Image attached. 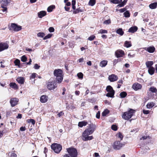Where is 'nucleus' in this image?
<instances>
[{
	"label": "nucleus",
	"mask_w": 157,
	"mask_h": 157,
	"mask_svg": "<svg viewBox=\"0 0 157 157\" xmlns=\"http://www.w3.org/2000/svg\"><path fill=\"white\" fill-rule=\"evenodd\" d=\"M88 128L86 129L82 134V139L84 141L91 140L93 139L92 136H89V135L92 134L96 130V125L92 123L89 124Z\"/></svg>",
	"instance_id": "f257e3e1"
},
{
	"label": "nucleus",
	"mask_w": 157,
	"mask_h": 157,
	"mask_svg": "<svg viewBox=\"0 0 157 157\" xmlns=\"http://www.w3.org/2000/svg\"><path fill=\"white\" fill-rule=\"evenodd\" d=\"M53 74L54 76L56 77V79L58 82L60 83L63 78L62 71L60 69H55Z\"/></svg>",
	"instance_id": "f03ea898"
},
{
	"label": "nucleus",
	"mask_w": 157,
	"mask_h": 157,
	"mask_svg": "<svg viewBox=\"0 0 157 157\" xmlns=\"http://www.w3.org/2000/svg\"><path fill=\"white\" fill-rule=\"evenodd\" d=\"M134 113L135 111L132 109H130L127 112L123 113L122 115V117L125 120H128L131 118Z\"/></svg>",
	"instance_id": "7ed1b4c3"
},
{
	"label": "nucleus",
	"mask_w": 157,
	"mask_h": 157,
	"mask_svg": "<svg viewBox=\"0 0 157 157\" xmlns=\"http://www.w3.org/2000/svg\"><path fill=\"white\" fill-rule=\"evenodd\" d=\"M51 147L54 151L57 153H59L62 149L61 145L56 143L52 144L51 146Z\"/></svg>",
	"instance_id": "20e7f679"
},
{
	"label": "nucleus",
	"mask_w": 157,
	"mask_h": 157,
	"mask_svg": "<svg viewBox=\"0 0 157 157\" xmlns=\"http://www.w3.org/2000/svg\"><path fill=\"white\" fill-rule=\"evenodd\" d=\"M106 91L108 92L106 94V96L110 98H113L115 91L113 88L110 86H108L106 88Z\"/></svg>",
	"instance_id": "39448f33"
},
{
	"label": "nucleus",
	"mask_w": 157,
	"mask_h": 157,
	"mask_svg": "<svg viewBox=\"0 0 157 157\" xmlns=\"http://www.w3.org/2000/svg\"><path fill=\"white\" fill-rule=\"evenodd\" d=\"M67 151L71 157H77L78 152L76 149L74 148H70L67 149Z\"/></svg>",
	"instance_id": "423d86ee"
},
{
	"label": "nucleus",
	"mask_w": 157,
	"mask_h": 157,
	"mask_svg": "<svg viewBox=\"0 0 157 157\" xmlns=\"http://www.w3.org/2000/svg\"><path fill=\"white\" fill-rule=\"evenodd\" d=\"M9 29L10 30L17 32L21 29L22 27L21 26L18 25L15 23H12L11 26L9 27Z\"/></svg>",
	"instance_id": "0eeeda50"
},
{
	"label": "nucleus",
	"mask_w": 157,
	"mask_h": 157,
	"mask_svg": "<svg viewBox=\"0 0 157 157\" xmlns=\"http://www.w3.org/2000/svg\"><path fill=\"white\" fill-rule=\"evenodd\" d=\"M0 2L1 7L3 8L2 11L4 12L7 10L6 6L10 2V0H1Z\"/></svg>",
	"instance_id": "6e6552de"
},
{
	"label": "nucleus",
	"mask_w": 157,
	"mask_h": 157,
	"mask_svg": "<svg viewBox=\"0 0 157 157\" xmlns=\"http://www.w3.org/2000/svg\"><path fill=\"white\" fill-rule=\"evenodd\" d=\"M57 87V84L55 82H49L47 84V87L49 90H54Z\"/></svg>",
	"instance_id": "1a4fd4ad"
},
{
	"label": "nucleus",
	"mask_w": 157,
	"mask_h": 157,
	"mask_svg": "<svg viewBox=\"0 0 157 157\" xmlns=\"http://www.w3.org/2000/svg\"><path fill=\"white\" fill-rule=\"evenodd\" d=\"M124 144L120 143L119 141H116L114 142L113 146L114 149L115 150H119L124 146Z\"/></svg>",
	"instance_id": "9d476101"
},
{
	"label": "nucleus",
	"mask_w": 157,
	"mask_h": 157,
	"mask_svg": "<svg viewBox=\"0 0 157 157\" xmlns=\"http://www.w3.org/2000/svg\"><path fill=\"white\" fill-rule=\"evenodd\" d=\"M18 101V99L17 98H11L10 101L11 106L12 107L15 106L17 104Z\"/></svg>",
	"instance_id": "9b49d317"
},
{
	"label": "nucleus",
	"mask_w": 157,
	"mask_h": 157,
	"mask_svg": "<svg viewBox=\"0 0 157 157\" xmlns=\"http://www.w3.org/2000/svg\"><path fill=\"white\" fill-rule=\"evenodd\" d=\"M9 45L6 43H0V52L8 48Z\"/></svg>",
	"instance_id": "f8f14e48"
},
{
	"label": "nucleus",
	"mask_w": 157,
	"mask_h": 157,
	"mask_svg": "<svg viewBox=\"0 0 157 157\" xmlns=\"http://www.w3.org/2000/svg\"><path fill=\"white\" fill-rule=\"evenodd\" d=\"M144 49L150 53H153L155 51V49L154 46H149L144 48Z\"/></svg>",
	"instance_id": "ddd939ff"
},
{
	"label": "nucleus",
	"mask_w": 157,
	"mask_h": 157,
	"mask_svg": "<svg viewBox=\"0 0 157 157\" xmlns=\"http://www.w3.org/2000/svg\"><path fill=\"white\" fill-rule=\"evenodd\" d=\"M115 54L117 58H119L123 56L124 52L122 50H118L115 52Z\"/></svg>",
	"instance_id": "4468645a"
},
{
	"label": "nucleus",
	"mask_w": 157,
	"mask_h": 157,
	"mask_svg": "<svg viewBox=\"0 0 157 157\" xmlns=\"http://www.w3.org/2000/svg\"><path fill=\"white\" fill-rule=\"evenodd\" d=\"M108 78L110 82H113L117 80L118 77L116 75L112 74L109 76Z\"/></svg>",
	"instance_id": "2eb2a0df"
},
{
	"label": "nucleus",
	"mask_w": 157,
	"mask_h": 157,
	"mask_svg": "<svg viewBox=\"0 0 157 157\" xmlns=\"http://www.w3.org/2000/svg\"><path fill=\"white\" fill-rule=\"evenodd\" d=\"M132 88L136 90H137L139 89H141L142 88V86L139 83H135L133 84Z\"/></svg>",
	"instance_id": "dca6fc26"
},
{
	"label": "nucleus",
	"mask_w": 157,
	"mask_h": 157,
	"mask_svg": "<svg viewBox=\"0 0 157 157\" xmlns=\"http://www.w3.org/2000/svg\"><path fill=\"white\" fill-rule=\"evenodd\" d=\"M48 100V97L45 95L42 96L40 98V101L42 103L46 102Z\"/></svg>",
	"instance_id": "f3484780"
},
{
	"label": "nucleus",
	"mask_w": 157,
	"mask_h": 157,
	"mask_svg": "<svg viewBox=\"0 0 157 157\" xmlns=\"http://www.w3.org/2000/svg\"><path fill=\"white\" fill-rule=\"evenodd\" d=\"M138 29V28L136 26L131 27L128 30V32L132 33H133L136 32Z\"/></svg>",
	"instance_id": "a211bd4d"
},
{
	"label": "nucleus",
	"mask_w": 157,
	"mask_h": 157,
	"mask_svg": "<svg viewBox=\"0 0 157 157\" xmlns=\"http://www.w3.org/2000/svg\"><path fill=\"white\" fill-rule=\"evenodd\" d=\"M18 83L21 84H23L25 81V79L23 77H19L16 79Z\"/></svg>",
	"instance_id": "6ab92c4d"
},
{
	"label": "nucleus",
	"mask_w": 157,
	"mask_h": 157,
	"mask_svg": "<svg viewBox=\"0 0 157 157\" xmlns=\"http://www.w3.org/2000/svg\"><path fill=\"white\" fill-rule=\"evenodd\" d=\"M46 14V13L45 11H42L38 13V17L40 18H41L45 16Z\"/></svg>",
	"instance_id": "aec40b11"
},
{
	"label": "nucleus",
	"mask_w": 157,
	"mask_h": 157,
	"mask_svg": "<svg viewBox=\"0 0 157 157\" xmlns=\"http://www.w3.org/2000/svg\"><path fill=\"white\" fill-rule=\"evenodd\" d=\"M157 6V2H155L151 3L149 5V8L152 9H155L156 8Z\"/></svg>",
	"instance_id": "412c9836"
},
{
	"label": "nucleus",
	"mask_w": 157,
	"mask_h": 157,
	"mask_svg": "<svg viewBox=\"0 0 157 157\" xmlns=\"http://www.w3.org/2000/svg\"><path fill=\"white\" fill-rule=\"evenodd\" d=\"M87 124V122L85 121L79 122L78 123V126L80 127H82L83 126H86Z\"/></svg>",
	"instance_id": "4be33fe9"
},
{
	"label": "nucleus",
	"mask_w": 157,
	"mask_h": 157,
	"mask_svg": "<svg viewBox=\"0 0 157 157\" xmlns=\"http://www.w3.org/2000/svg\"><path fill=\"white\" fill-rule=\"evenodd\" d=\"M155 69L153 67H149L148 70V72L150 75H152L154 73Z\"/></svg>",
	"instance_id": "5701e85b"
},
{
	"label": "nucleus",
	"mask_w": 157,
	"mask_h": 157,
	"mask_svg": "<svg viewBox=\"0 0 157 157\" xmlns=\"http://www.w3.org/2000/svg\"><path fill=\"white\" fill-rule=\"evenodd\" d=\"M107 61L104 60L101 61L100 63V66L101 67H104L106 66L107 64Z\"/></svg>",
	"instance_id": "b1692460"
},
{
	"label": "nucleus",
	"mask_w": 157,
	"mask_h": 157,
	"mask_svg": "<svg viewBox=\"0 0 157 157\" xmlns=\"http://www.w3.org/2000/svg\"><path fill=\"white\" fill-rule=\"evenodd\" d=\"M116 33L121 36L123 35L124 33V32L121 28H119L116 31Z\"/></svg>",
	"instance_id": "393cba45"
},
{
	"label": "nucleus",
	"mask_w": 157,
	"mask_h": 157,
	"mask_svg": "<svg viewBox=\"0 0 157 157\" xmlns=\"http://www.w3.org/2000/svg\"><path fill=\"white\" fill-rule=\"evenodd\" d=\"M10 87L15 89H17L18 88L17 85L15 83L11 82L10 83Z\"/></svg>",
	"instance_id": "a878e982"
},
{
	"label": "nucleus",
	"mask_w": 157,
	"mask_h": 157,
	"mask_svg": "<svg viewBox=\"0 0 157 157\" xmlns=\"http://www.w3.org/2000/svg\"><path fill=\"white\" fill-rule=\"evenodd\" d=\"M153 63L152 61H149L146 62V66L148 67H151V66L153 64Z\"/></svg>",
	"instance_id": "bb28decb"
},
{
	"label": "nucleus",
	"mask_w": 157,
	"mask_h": 157,
	"mask_svg": "<svg viewBox=\"0 0 157 157\" xmlns=\"http://www.w3.org/2000/svg\"><path fill=\"white\" fill-rule=\"evenodd\" d=\"M154 104L153 102L148 103L146 105L147 108L148 109H150L154 106Z\"/></svg>",
	"instance_id": "cd10ccee"
},
{
	"label": "nucleus",
	"mask_w": 157,
	"mask_h": 157,
	"mask_svg": "<svg viewBox=\"0 0 157 157\" xmlns=\"http://www.w3.org/2000/svg\"><path fill=\"white\" fill-rule=\"evenodd\" d=\"M124 46L127 48H129L131 46L132 44L130 41H126L124 43Z\"/></svg>",
	"instance_id": "c85d7f7f"
},
{
	"label": "nucleus",
	"mask_w": 157,
	"mask_h": 157,
	"mask_svg": "<svg viewBox=\"0 0 157 157\" xmlns=\"http://www.w3.org/2000/svg\"><path fill=\"white\" fill-rule=\"evenodd\" d=\"M55 7L54 5H51L48 7L47 8V11L50 12L52 11V10L55 8Z\"/></svg>",
	"instance_id": "c756f323"
},
{
	"label": "nucleus",
	"mask_w": 157,
	"mask_h": 157,
	"mask_svg": "<svg viewBox=\"0 0 157 157\" xmlns=\"http://www.w3.org/2000/svg\"><path fill=\"white\" fill-rule=\"evenodd\" d=\"M96 3V0H90L88 5L91 6H94Z\"/></svg>",
	"instance_id": "7c9ffc66"
},
{
	"label": "nucleus",
	"mask_w": 157,
	"mask_h": 157,
	"mask_svg": "<svg viewBox=\"0 0 157 157\" xmlns=\"http://www.w3.org/2000/svg\"><path fill=\"white\" fill-rule=\"evenodd\" d=\"M111 2L114 4H118L121 2L122 0H109Z\"/></svg>",
	"instance_id": "2f4dec72"
},
{
	"label": "nucleus",
	"mask_w": 157,
	"mask_h": 157,
	"mask_svg": "<svg viewBox=\"0 0 157 157\" xmlns=\"http://www.w3.org/2000/svg\"><path fill=\"white\" fill-rule=\"evenodd\" d=\"M127 1V0H124L123 2H121L120 4H119L117 5L118 6L121 7L124 6L125 5Z\"/></svg>",
	"instance_id": "473e14b6"
},
{
	"label": "nucleus",
	"mask_w": 157,
	"mask_h": 157,
	"mask_svg": "<svg viewBox=\"0 0 157 157\" xmlns=\"http://www.w3.org/2000/svg\"><path fill=\"white\" fill-rule=\"evenodd\" d=\"M117 137L118 139L119 140H122L123 137V136L122 135L121 133V132L118 133L117 134Z\"/></svg>",
	"instance_id": "72a5a7b5"
},
{
	"label": "nucleus",
	"mask_w": 157,
	"mask_h": 157,
	"mask_svg": "<svg viewBox=\"0 0 157 157\" xmlns=\"http://www.w3.org/2000/svg\"><path fill=\"white\" fill-rule=\"evenodd\" d=\"M149 90L150 91L153 93H155L157 91V89L156 88L154 87H150L149 89Z\"/></svg>",
	"instance_id": "f704fd0d"
},
{
	"label": "nucleus",
	"mask_w": 157,
	"mask_h": 157,
	"mask_svg": "<svg viewBox=\"0 0 157 157\" xmlns=\"http://www.w3.org/2000/svg\"><path fill=\"white\" fill-rule=\"evenodd\" d=\"M127 94L125 92H122L120 93V95L121 98H125L127 95Z\"/></svg>",
	"instance_id": "c9c22d12"
},
{
	"label": "nucleus",
	"mask_w": 157,
	"mask_h": 157,
	"mask_svg": "<svg viewBox=\"0 0 157 157\" xmlns=\"http://www.w3.org/2000/svg\"><path fill=\"white\" fill-rule=\"evenodd\" d=\"M27 121L28 123H31L33 125H34L35 124V121L34 119H28Z\"/></svg>",
	"instance_id": "e433bc0d"
},
{
	"label": "nucleus",
	"mask_w": 157,
	"mask_h": 157,
	"mask_svg": "<svg viewBox=\"0 0 157 157\" xmlns=\"http://www.w3.org/2000/svg\"><path fill=\"white\" fill-rule=\"evenodd\" d=\"M109 112V111L108 109H105L102 113V115L103 116H106Z\"/></svg>",
	"instance_id": "4c0bfd02"
},
{
	"label": "nucleus",
	"mask_w": 157,
	"mask_h": 157,
	"mask_svg": "<svg viewBox=\"0 0 157 157\" xmlns=\"http://www.w3.org/2000/svg\"><path fill=\"white\" fill-rule=\"evenodd\" d=\"M124 17H129L130 16L129 12L128 11H126L124 13Z\"/></svg>",
	"instance_id": "58836bf2"
},
{
	"label": "nucleus",
	"mask_w": 157,
	"mask_h": 157,
	"mask_svg": "<svg viewBox=\"0 0 157 157\" xmlns=\"http://www.w3.org/2000/svg\"><path fill=\"white\" fill-rule=\"evenodd\" d=\"M20 61L19 59H16L14 61L15 65L19 66L20 64Z\"/></svg>",
	"instance_id": "ea45409f"
},
{
	"label": "nucleus",
	"mask_w": 157,
	"mask_h": 157,
	"mask_svg": "<svg viewBox=\"0 0 157 157\" xmlns=\"http://www.w3.org/2000/svg\"><path fill=\"white\" fill-rule=\"evenodd\" d=\"M45 34L44 33L40 32L38 33L37 35L38 37L43 38L45 36Z\"/></svg>",
	"instance_id": "a19ab883"
},
{
	"label": "nucleus",
	"mask_w": 157,
	"mask_h": 157,
	"mask_svg": "<svg viewBox=\"0 0 157 157\" xmlns=\"http://www.w3.org/2000/svg\"><path fill=\"white\" fill-rule=\"evenodd\" d=\"M111 128L114 131H116L117 129V126L115 124L112 125Z\"/></svg>",
	"instance_id": "79ce46f5"
},
{
	"label": "nucleus",
	"mask_w": 157,
	"mask_h": 157,
	"mask_svg": "<svg viewBox=\"0 0 157 157\" xmlns=\"http://www.w3.org/2000/svg\"><path fill=\"white\" fill-rule=\"evenodd\" d=\"M21 60L23 62H25L27 60V58L25 56H22L21 58Z\"/></svg>",
	"instance_id": "37998d69"
},
{
	"label": "nucleus",
	"mask_w": 157,
	"mask_h": 157,
	"mask_svg": "<svg viewBox=\"0 0 157 157\" xmlns=\"http://www.w3.org/2000/svg\"><path fill=\"white\" fill-rule=\"evenodd\" d=\"M107 33V31L106 30L101 29L98 32L99 33Z\"/></svg>",
	"instance_id": "c03bdc74"
},
{
	"label": "nucleus",
	"mask_w": 157,
	"mask_h": 157,
	"mask_svg": "<svg viewBox=\"0 0 157 157\" xmlns=\"http://www.w3.org/2000/svg\"><path fill=\"white\" fill-rule=\"evenodd\" d=\"M77 76L79 78L82 79L83 78V74L81 72H79L77 74Z\"/></svg>",
	"instance_id": "a18cd8bd"
},
{
	"label": "nucleus",
	"mask_w": 157,
	"mask_h": 157,
	"mask_svg": "<svg viewBox=\"0 0 157 157\" xmlns=\"http://www.w3.org/2000/svg\"><path fill=\"white\" fill-rule=\"evenodd\" d=\"M111 22V20L110 19H108L107 20H106L105 21L103 22V24L105 25H108L110 24Z\"/></svg>",
	"instance_id": "49530a36"
},
{
	"label": "nucleus",
	"mask_w": 157,
	"mask_h": 157,
	"mask_svg": "<svg viewBox=\"0 0 157 157\" xmlns=\"http://www.w3.org/2000/svg\"><path fill=\"white\" fill-rule=\"evenodd\" d=\"M75 0H72V8L73 10H75Z\"/></svg>",
	"instance_id": "de8ad7c7"
},
{
	"label": "nucleus",
	"mask_w": 157,
	"mask_h": 157,
	"mask_svg": "<svg viewBox=\"0 0 157 157\" xmlns=\"http://www.w3.org/2000/svg\"><path fill=\"white\" fill-rule=\"evenodd\" d=\"M52 35L51 34H48L47 36H45L43 38V39L45 40L51 37Z\"/></svg>",
	"instance_id": "09e8293b"
},
{
	"label": "nucleus",
	"mask_w": 157,
	"mask_h": 157,
	"mask_svg": "<svg viewBox=\"0 0 157 157\" xmlns=\"http://www.w3.org/2000/svg\"><path fill=\"white\" fill-rule=\"evenodd\" d=\"M95 37V36L94 35H92L89 37L88 40L90 41H92L94 40Z\"/></svg>",
	"instance_id": "8fccbe9b"
},
{
	"label": "nucleus",
	"mask_w": 157,
	"mask_h": 157,
	"mask_svg": "<svg viewBox=\"0 0 157 157\" xmlns=\"http://www.w3.org/2000/svg\"><path fill=\"white\" fill-rule=\"evenodd\" d=\"M143 113L144 114H147L149 113L150 111L149 110H145L144 109L143 111Z\"/></svg>",
	"instance_id": "3c124183"
},
{
	"label": "nucleus",
	"mask_w": 157,
	"mask_h": 157,
	"mask_svg": "<svg viewBox=\"0 0 157 157\" xmlns=\"http://www.w3.org/2000/svg\"><path fill=\"white\" fill-rule=\"evenodd\" d=\"M48 30L50 32H54L55 29H54L52 27H50L49 29Z\"/></svg>",
	"instance_id": "603ef678"
},
{
	"label": "nucleus",
	"mask_w": 157,
	"mask_h": 157,
	"mask_svg": "<svg viewBox=\"0 0 157 157\" xmlns=\"http://www.w3.org/2000/svg\"><path fill=\"white\" fill-rule=\"evenodd\" d=\"M36 73H33L30 77V78H34L36 77Z\"/></svg>",
	"instance_id": "864d4df0"
},
{
	"label": "nucleus",
	"mask_w": 157,
	"mask_h": 157,
	"mask_svg": "<svg viewBox=\"0 0 157 157\" xmlns=\"http://www.w3.org/2000/svg\"><path fill=\"white\" fill-rule=\"evenodd\" d=\"M40 66H39L38 64H35L34 66V68L36 69H39Z\"/></svg>",
	"instance_id": "5fc2aeb1"
},
{
	"label": "nucleus",
	"mask_w": 157,
	"mask_h": 157,
	"mask_svg": "<svg viewBox=\"0 0 157 157\" xmlns=\"http://www.w3.org/2000/svg\"><path fill=\"white\" fill-rule=\"evenodd\" d=\"M100 117V112L99 111L97 113L96 115V117L97 118H99Z\"/></svg>",
	"instance_id": "6e6d98bb"
},
{
	"label": "nucleus",
	"mask_w": 157,
	"mask_h": 157,
	"mask_svg": "<svg viewBox=\"0 0 157 157\" xmlns=\"http://www.w3.org/2000/svg\"><path fill=\"white\" fill-rule=\"evenodd\" d=\"M64 113L62 111H61L57 114V115L59 117H60Z\"/></svg>",
	"instance_id": "4d7b16f0"
},
{
	"label": "nucleus",
	"mask_w": 157,
	"mask_h": 157,
	"mask_svg": "<svg viewBox=\"0 0 157 157\" xmlns=\"http://www.w3.org/2000/svg\"><path fill=\"white\" fill-rule=\"evenodd\" d=\"M10 156L11 157H16L17 155L15 153L12 152Z\"/></svg>",
	"instance_id": "13d9d810"
},
{
	"label": "nucleus",
	"mask_w": 157,
	"mask_h": 157,
	"mask_svg": "<svg viewBox=\"0 0 157 157\" xmlns=\"http://www.w3.org/2000/svg\"><path fill=\"white\" fill-rule=\"evenodd\" d=\"M94 157H100V155H99V154L98 153H96V152L94 153Z\"/></svg>",
	"instance_id": "bf43d9fd"
},
{
	"label": "nucleus",
	"mask_w": 157,
	"mask_h": 157,
	"mask_svg": "<svg viewBox=\"0 0 157 157\" xmlns=\"http://www.w3.org/2000/svg\"><path fill=\"white\" fill-rule=\"evenodd\" d=\"M79 63H82L84 61V59L83 58H80L78 60Z\"/></svg>",
	"instance_id": "052dcab7"
},
{
	"label": "nucleus",
	"mask_w": 157,
	"mask_h": 157,
	"mask_svg": "<svg viewBox=\"0 0 157 157\" xmlns=\"http://www.w3.org/2000/svg\"><path fill=\"white\" fill-rule=\"evenodd\" d=\"M147 137L149 138V136H143L142 137V138H140V139L142 140V139H143V140H145V139H146Z\"/></svg>",
	"instance_id": "680f3d73"
},
{
	"label": "nucleus",
	"mask_w": 157,
	"mask_h": 157,
	"mask_svg": "<svg viewBox=\"0 0 157 157\" xmlns=\"http://www.w3.org/2000/svg\"><path fill=\"white\" fill-rule=\"evenodd\" d=\"M25 127H21L20 128V130L22 131H25Z\"/></svg>",
	"instance_id": "e2e57ef3"
},
{
	"label": "nucleus",
	"mask_w": 157,
	"mask_h": 157,
	"mask_svg": "<svg viewBox=\"0 0 157 157\" xmlns=\"http://www.w3.org/2000/svg\"><path fill=\"white\" fill-rule=\"evenodd\" d=\"M125 10H126L124 8V9H121L119 10L120 12L123 13V12H124L125 11Z\"/></svg>",
	"instance_id": "0e129e2a"
},
{
	"label": "nucleus",
	"mask_w": 157,
	"mask_h": 157,
	"mask_svg": "<svg viewBox=\"0 0 157 157\" xmlns=\"http://www.w3.org/2000/svg\"><path fill=\"white\" fill-rule=\"evenodd\" d=\"M22 117V115L21 114H19L18 116L17 117V118L21 119Z\"/></svg>",
	"instance_id": "69168bd1"
},
{
	"label": "nucleus",
	"mask_w": 157,
	"mask_h": 157,
	"mask_svg": "<svg viewBox=\"0 0 157 157\" xmlns=\"http://www.w3.org/2000/svg\"><path fill=\"white\" fill-rule=\"evenodd\" d=\"M117 60L116 59L114 60L113 61V65H115L116 64V63H117Z\"/></svg>",
	"instance_id": "338daca9"
},
{
	"label": "nucleus",
	"mask_w": 157,
	"mask_h": 157,
	"mask_svg": "<svg viewBox=\"0 0 157 157\" xmlns=\"http://www.w3.org/2000/svg\"><path fill=\"white\" fill-rule=\"evenodd\" d=\"M87 64L89 66H91V61H89L88 62H87Z\"/></svg>",
	"instance_id": "774afa93"
}]
</instances>
